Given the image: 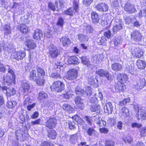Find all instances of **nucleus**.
Segmentation results:
<instances>
[{"label":"nucleus","instance_id":"f257e3e1","mask_svg":"<svg viewBox=\"0 0 146 146\" xmlns=\"http://www.w3.org/2000/svg\"><path fill=\"white\" fill-rule=\"evenodd\" d=\"M50 87L52 91L56 92H60L64 90L65 85L62 82L57 81L54 82Z\"/></svg>","mask_w":146,"mask_h":146},{"label":"nucleus","instance_id":"f03ea898","mask_svg":"<svg viewBox=\"0 0 146 146\" xmlns=\"http://www.w3.org/2000/svg\"><path fill=\"white\" fill-rule=\"evenodd\" d=\"M57 123V119L54 116L50 117L44 123L45 126L50 129H53L56 126Z\"/></svg>","mask_w":146,"mask_h":146},{"label":"nucleus","instance_id":"7ed1b4c3","mask_svg":"<svg viewBox=\"0 0 146 146\" xmlns=\"http://www.w3.org/2000/svg\"><path fill=\"white\" fill-rule=\"evenodd\" d=\"M131 52L133 56L137 58H140L143 54L142 50L136 46H132Z\"/></svg>","mask_w":146,"mask_h":146},{"label":"nucleus","instance_id":"20e7f679","mask_svg":"<svg viewBox=\"0 0 146 146\" xmlns=\"http://www.w3.org/2000/svg\"><path fill=\"white\" fill-rule=\"evenodd\" d=\"M49 53L50 56L52 58H55L60 54V52L56 47L51 44L48 46Z\"/></svg>","mask_w":146,"mask_h":146},{"label":"nucleus","instance_id":"39448f33","mask_svg":"<svg viewBox=\"0 0 146 146\" xmlns=\"http://www.w3.org/2000/svg\"><path fill=\"white\" fill-rule=\"evenodd\" d=\"M96 73L102 77H106L108 80H111L112 79L111 74L106 70L101 69L96 71Z\"/></svg>","mask_w":146,"mask_h":146},{"label":"nucleus","instance_id":"423d86ee","mask_svg":"<svg viewBox=\"0 0 146 146\" xmlns=\"http://www.w3.org/2000/svg\"><path fill=\"white\" fill-rule=\"evenodd\" d=\"M114 22L115 25L113 27L112 31L114 33H116L122 29L123 26L121 21L119 19H115Z\"/></svg>","mask_w":146,"mask_h":146},{"label":"nucleus","instance_id":"0eeeda50","mask_svg":"<svg viewBox=\"0 0 146 146\" xmlns=\"http://www.w3.org/2000/svg\"><path fill=\"white\" fill-rule=\"evenodd\" d=\"M26 55L25 51H20L18 52H15L12 53L11 57L17 60H22Z\"/></svg>","mask_w":146,"mask_h":146},{"label":"nucleus","instance_id":"6e6552de","mask_svg":"<svg viewBox=\"0 0 146 146\" xmlns=\"http://www.w3.org/2000/svg\"><path fill=\"white\" fill-rule=\"evenodd\" d=\"M133 84L135 88L139 90L145 86L146 82L144 78H140L137 81L134 82Z\"/></svg>","mask_w":146,"mask_h":146},{"label":"nucleus","instance_id":"1a4fd4ad","mask_svg":"<svg viewBox=\"0 0 146 146\" xmlns=\"http://www.w3.org/2000/svg\"><path fill=\"white\" fill-rule=\"evenodd\" d=\"M67 74L68 76H67V79L71 80H74L76 78L78 72L76 70L73 69L70 70L68 72Z\"/></svg>","mask_w":146,"mask_h":146},{"label":"nucleus","instance_id":"9d476101","mask_svg":"<svg viewBox=\"0 0 146 146\" xmlns=\"http://www.w3.org/2000/svg\"><path fill=\"white\" fill-rule=\"evenodd\" d=\"M55 6L52 2H49L48 3V7L50 9L53 11H58V9L62 8L63 7V4L62 2H59L60 6L58 7L57 5H58V2H55Z\"/></svg>","mask_w":146,"mask_h":146},{"label":"nucleus","instance_id":"9b49d317","mask_svg":"<svg viewBox=\"0 0 146 146\" xmlns=\"http://www.w3.org/2000/svg\"><path fill=\"white\" fill-rule=\"evenodd\" d=\"M95 8L98 11L105 12L108 11L109 7L107 4L101 3L97 5Z\"/></svg>","mask_w":146,"mask_h":146},{"label":"nucleus","instance_id":"f8f14e48","mask_svg":"<svg viewBox=\"0 0 146 146\" xmlns=\"http://www.w3.org/2000/svg\"><path fill=\"white\" fill-rule=\"evenodd\" d=\"M84 101V100L80 97L77 96L75 98L74 102L77 105V108L81 110H83L85 106Z\"/></svg>","mask_w":146,"mask_h":146},{"label":"nucleus","instance_id":"ddd939ff","mask_svg":"<svg viewBox=\"0 0 146 146\" xmlns=\"http://www.w3.org/2000/svg\"><path fill=\"white\" fill-rule=\"evenodd\" d=\"M131 36V39L132 40L138 42L141 40L142 35L139 31H135L132 33Z\"/></svg>","mask_w":146,"mask_h":146},{"label":"nucleus","instance_id":"4468645a","mask_svg":"<svg viewBox=\"0 0 146 146\" xmlns=\"http://www.w3.org/2000/svg\"><path fill=\"white\" fill-rule=\"evenodd\" d=\"M124 9L129 13H135L136 11V9L134 5L131 3H127L125 5Z\"/></svg>","mask_w":146,"mask_h":146},{"label":"nucleus","instance_id":"2eb2a0df","mask_svg":"<svg viewBox=\"0 0 146 146\" xmlns=\"http://www.w3.org/2000/svg\"><path fill=\"white\" fill-rule=\"evenodd\" d=\"M91 18L92 23L97 25L99 23L100 16L96 12L93 11L91 13Z\"/></svg>","mask_w":146,"mask_h":146},{"label":"nucleus","instance_id":"dca6fc26","mask_svg":"<svg viewBox=\"0 0 146 146\" xmlns=\"http://www.w3.org/2000/svg\"><path fill=\"white\" fill-rule=\"evenodd\" d=\"M3 90H6L7 95V96H13L16 94V91L13 88L10 87L8 88L5 85L3 86Z\"/></svg>","mask_w":146,"mask_h":146},{"label":"nucleus","instance_id":"f3484780","mask_svg":"<svg viewBox=\"0 0 146 146\" xmlns=\"http://www.w3.org/2000/svg\"><path fill=\"white\" fill-rule=\"evenodd\" d=\"M26 45L29 50L34 49L36 47V44L35 41L33 40L28 39L26 42Z\"/></svg>","mask_w":146,"mask_h":146},{"label":"nucleus","instance_id":"a211bd4d","mask_svg":"<svg viewBox=\"0 0 146 146\" xmlns=\"http://www.w3.org/2000/svg\"><path fill=\"white\" fill-rule=\"evenodd\" d=\"M15 78H13L12 76L7 75L4 76L3 78L4 82L7 83V85H10L13 82L15 84Z\"/></svg>","mask_w":146,"mask_h":146},{"label":"nucleus","instance_id":"6ab92c4d","mask_svg":"<svg viewBox=\"0 0 146 146\" xmlns=\"http://www.w3.org/2000/svg\"><path fill=\"white\" fill-rule=\"evenodd\" d=\"M137 114L136 115V117L138 119L142 118L143 119H146V111L145 110L140 109H139L138 108Z\"/></svg>","mask_w":146,"mask_h":146},{"label":"nucleus","instance_id":"aec40b11","mask_svg":"<svg viewBox=\"0 0 146 146\" xmlns=\"http://www.w3.org/2000/svg\"><path fill=\"white\" fill-rule=\"evenodd\" d=\"M115 88L117 92H123L125 89V87L123 83L118 81L115 85Z\"/></svg>","mask_w":146,"mask_h":146},{"label":"nucleus","instance_id":"412c9836","mask_svg":"<svg viewBox=\"0 0 146 146\" xmlns=\"http://www.w3.org/2000/svg\"><path fill=\"white\" fill-rule=\"evenodd\" d=\"M111 67L112 70L115 72L121 71L123 69L122 65L117 63L112 64Z\"/></svg>","mask_w":146,"mask_h":146},{"label":"nucleus","instance_id":"4be33fe9","mask_svg":"<svg viewBox=\"0 0 146 146\" xmlns=\"http://www.w3.org/2000/svg\"><path fill=\"white\" fill-rule=\"evenodd\" d=\"M85 91L83 90H82L80 91L81 94L82 95L84 96H90L92 95V91L91 87L89 86H86L85 88Z\"/></svg>","mask_w":146,"mask_h":146},{"label":"nucleus","instance_id":"5701e85b","mask_svg":"<svg viewBox=\"0 0 146 146\" xmlns=\"http://www.w3.org/2000/svg\"><path fill=\"white\" fill-rule=\"evenodd\" d=\"M67 62L70 64H77L79 63L78 58L75 56L70 57L68 59Z\"/></svg>","mask_w":146,"mask_h":146},{"label":"nucleus","instance_id":"b1692460","mask_svg":"<svg viewBox=\"0 0 146 146\" xmlns=\"http://www.w3.org/2000/svg\"><path fill=\"white\" fill-rule=\"evenodd\" d=\"M117 79L118 81L123 83L128 80V77L126 74H120L118 75Z\"/></svg>","mask_w":146,"mask_h":146},{"label":"nucleus","instance_id":"393cba45","mask_svg":"<svg viewBox=\"0 0 146 146\" xmlns=\"http://www.w3.org/2000/svg\"><path fill=\"white\" fill-rule=\"evenodd\" d=\"M42 36V34L41 30L40 29H37L35 31L33 35L34 39L37 40L40 39Z\"/></svg>","mask_w":146,"mask_h":146},{"label":"nucleus","instance_id":"a878e982","mask_svg":"<svg viewBox=\"0 0 146 146\" xmlns=\"http://www.w3.org/2000/svg\"><path fill=\"white\" fill-rule=\"evenodd\" d=\"M47 132L48 136L50 139H56L57 133L54 130L49 129L47 131Z\"/></svg>","mask_w":146,"mask_h":146},{"label":"nucleus","instance_id":"bb28decb","mask_svg":"<svg viewBox=\"0 0 146 146\" xmlns=\"http://www.w3.org/2000/svg\"><path fill=\"white\" fill-rule=\"evenodd\" d=\"M106 109L104 108L105 111L109 114L111 113L113 111V106L111 103L109 102L106 104Z\"/></svg>","mask_w":146,"mask_h":146},{"label":"nucleus","instance_id":"cd10ccee","mask_svg":"<svg viewBox=\"0 0 146 146\" xmlns=\"http://www.w3.org/2000/svg\"><path fill=\"white\" fill-rule=\"evenodd\" d=\"M21 90L24 94L27 92L29 89V85L26 82H23L21 84Z\"/></svg>","mask_w":146,"mask_h":146},{"label":"nucleus","instance_id":"c85d7f7f","mask_svg":"<svg viewBox=\"0 0 146 146\" xmlns=\"http://www.w3.org/2000/svg\"><path fill=\"white\" fill-rule=\"evenodd\" d=\"M96 41L99 45L105 46L106 44L107 39L104 36H102L101 38H98Z\"/></svg>","mask_w":146,"mask_h":146},{"label":"nucleus","instance_id":"c756f323","mask_svg":"<svg viewBox=\"0 0 146 146\" xmlns=\"http://www.w3.org/2000/svg\"><path fill=\"white\" fill-rule=\"evenodd\" d=\"M81 63L87 66H89L91 65L89 59L86 56H82L80 58Z\"/></svg>","mask_w":146,"mask_h":146},{"label":"nucleus","instance_id":"7c9ffc66","mask_svg":"<svg viewBox=\"0 0 146 146\" xmlns=\"http://www.w3.org/2000/svg\"><path fill=\"white\" fill-rule=\"evenodd\" d=\"M60 41L62 42L63 46H68L70 43V39L66 37H62L60 39Z\"/></svg>","mask_w":146,"mask_h":146},{"label":"nucleus","instance_id":"2f4dec72","mask_svg":"<svg viewBox=\"0 0 146 146\" xmlns=\"http://www.w3.org/2000/svg\"><path fill=\"white\" fill-rule=\"evenodd\" d=\"M18 29L23 33H26L28 31V27L25 25L21 24L19 26Z\"/></svg>","mask_w":146,"mask_h":146},{"label":"nucleus","instance_id":"473e14b6","mask_svg":"<svg viewBox=\"0 0 146 146\" xmlns=\"http://www.w3.org/2000/svg\"><path fill=\"white\" fill-rule=\"evenodd\" d=\"M72 119L74 120L77 123L80 125H82L84 123L85 121L79 117L77 115H75L72 117Z\"/></svg>","mask_w":146,"mask_h":146},{"label":"nucleus","instance_id":"72a5a7b5","mask_svg":"<svg viewBox=\"0 0 146 146\" xmlns=\"http://www.w3.org/2000/svg\"><path fill=\"white\" fill-rule=\"evenodd\" d=\"M36 80L34 81H35L36 83L39 86L43 85L45 82L44 79L42 76H38Z\"/></svg>","mask_w":146,"mask_h":146},{"label":"nucleus","instance_id":"f704fd0d","mask_svg":"<svg viewBox=\"0 0 146 146\" xmlns=\"http://www.w3.org/2000/svg\"><path fill=\"white\" fill-rule=\"evenodd\" d=\"M146 63L145 61L141 60H138L137 62V65L139 68L140 69H143L146 66Z\"/></svg>","mask_w":146,"mask_h":146},{"label":"nucleus","instance_id":"c9c22d12","mask_svg":"<svg viewBox=\"0 0 146 146\" xmlns=\"http://www.w3.org/2000/svg\"><path fill=\"white\" fill-rule=\"evenodd\" d=\"M121 116L127 117L129 115L128 110L125 107H124L121 109L120 112Z\"/></svg>","mask_w":146,"mask_h":146},{"label":"nucleus","instance_id":"e433bc0d","mask_svg":"<svg viewBox=\"0 0 146 146\" xmlns=\"http://www.w3.org/2000/svg\"><path fill=\"white\" fill-rule=\"evenodd\" d=\"M90 110L92 111L96 112L97 113L100 112V106L99 105H90Z\"/></svg>","mask_w":146,"mask_h":146},{"label":"nucleus","instance_id":"4c0bfd02","mask_svg":"<svg viewBox=\"0 0 146 146\" xmlns=\"http://www.w3.org/2000/svg\"><path fill=\"white\" fill-rule=\"evenodd\" d=\"M48 96L47 94L45 92L41 91L38 94V99L40 100L43 99H46L48 98Z\"/></svg>","mask_w":146,"mask_h":146},{"label":"nucleus","instance_id":"58836bf2","mask_svg":"<svg viewBox=\"0 0 146 146\" xmlns=\"http://www.w3.org/2000/svg\"><path fill=\"white\" fill-rule=\"evenodd\" d=\"M29 76L30 80L33 81L36 80L37 77L39 76H36V71L35 70H33L30 72Z\"/></svg>","mask_w":146,"mask_h":146},{"label":"nucleus","instance_id":"ea45409f","mask_svg":"<svg viewBox=\"0 0 146 146\" xmlns=\"http://www.w3.org/2000/svg\"><path fill=\"white\" fill-rule=\"evenodd\" d=\"M98 102V98L95 97H94L90 98L88 102V105L89 106L90 105H94Z\"/></svg>","mask_w":146,"mask_h":146},{"label":"nucleus","instance_id":"a19ab883","mask_svg":"<svg viewBox=\"0 0 146 146\" xmlns=\"http://www.w3.org/2000/svg\"><path fill=\"white\" fill-rule=\"evenodd\" d=\"M86 132L88 135L91 136L95 134L96 131L93 127H90L87 129Z\"/></svg>","mask_w":146,"mask_h":146},{"label":"nucleus","instance_id":"79ce46f5","mask_svg":"<svg viewBox=\"0 0 146 146\" xmlns=\"http://www.w3.org/2000/svg\"><path fill=\"white\" fill-rule=\"evenodd\" d=\"M73 8L75 11V12H77L78 11V7L79 5L78 0H74L73 1Z\"/></svg>","mask_w":146,"mask_h":146},{"label":"nucleus","instance_id":"37998d69","mask_svg":"<svg viewBox=\"0 0 146 146\" xmlns=\"http://www.w3.org/2000/svg\"><path fill=\"white\" fill-rule=\"evenodd\" d=\"M130 99L129 98L124 99L123 100L119 102V106L120 107L126 105L127 103L130 102Z\"/></svg>","mask_w":146,"mask_h":146},{"label":"nucleus","instance_id":"c03bdc74","mask_svg":"<svg viewBox=\"0 0 146 146\" xmlns=\"http://www.w3.org/2000/svg\"><path fill=\"white\" fill-rule=\"evenodd\" d=\"M101 55L100 54H93L92 57V60H93V62L94 63H97V61L102 60L100 58Z\"/></svg>","mask_w":146,"mask_h":146},{"label":"nucleus","instance_id":"a18cd8bd","mask_svg":"<svg viewBox=\"0 0 146 146\" xmlns=\"http://www.w3.org/2000/svg\"><path fill=\"white\" fill-rule=\"evenodd\" d=\"M17 104L16 102L13 101H8L7 102V106L10 108H12L14 107Z\"/></svg>","mask_w":146,"mask_h":146},{"label":"nucleus","instance_id":"49530a36","mask_svg":"<svg viewBox=\"0 0 146 146\" xmlns=\"http://www.w3.org/2000/svg\"><path fill=\"white\" fill-rule=\"evenodd\" d=\"M78 39L80 41H88V37L86 35L82 34H79L78 35Z\"/></svg>","mask_w":146,"mask_h":146},{"label":"nucleus","instance_id":"de8ad7c7","mask_svg":"<svg viewBox=\"0 0 146 146\" xmlns=\"http://www.w3.org/2000/svg\"><path fill=\"white\" fill-rule=\"evenodd\" d=\"M123 139L125 143H128L129 144L131 143L133 141L132 138L128 136L123 137Z\"/></svg>","mask_w":146,"mask_h":146},{"label":"nucleus","instance_id":"09e8293b","mask_svg":"<svg viewBox=\"0 0 146 146\" xmlns=\"http://www.w3.org/2000/svg\"><path fill=\"white\" fill-rule=\"evenodd\" d=\"M4 30L5 32V34H9L11 33V29L9 25H5L4 26Z\"/></svg>","mask_w":146,"mask_h":146},{"label":"nucleus","instance_id":"8fccbe9b","mask_svg":"<svg viewBox=\"0 0 146 146\" xmlns=\"http://www.w3.org/2000/svg\"><path fill=\"white\" fill-rule=\"evenodd\" d=\"M122 42L121 38L120 37L116 38L113 41V44L115 46H117Z\"/></svg>","mask_w":146,"mask_h":146},{"label":"nucleus","instance_id":"3c124183","mask_svg":"<svg viewBox=\"0 0 146 146\" xmlns=\"http://www.w3.org/2000/svg\"><path fill=\"white\" fill-rule=\"evenodd\" d=\"M83 118L87 121V123L90 125L92 124V117L85 116L83 117Z\"/></svg>","mask_w":146,"mask_h":146},{"label":"nucleus","instance_id":"603ef678","mask_svg":"<svg viewBox=\"0 0 146 146\" xmlns=\"http://www.w3.org/2000/svg\"><path fill=\"white\" fill-rule=\"evenodd\" d=\"M139 17L141 18L143 17H146V9H144L142 11H140L138 13Z\"/></svg>","mask_w":146,"mask_h":146},{"label":"nucleus","instance_id":"864d4df0","mask_svg":"<svg viewBox=\"0 0 146 146\" xmlns=\"http://www.w3.org/2000/svg\"><path fill=\"white\" fill-rule=\"evenodd\" d=\"M36 70L38 74H40L41 76H44L45 75V71L42 68L37 67H36Z\"/></svg>","mask_w":146,"mask_h":146},{"label":"nucleus","instance_id":"5fc2aeb1","mask_svg":"<svg viewBox=\"0 0 146 146\" xmlns=\"http://www.w3.org/2000/svg\"><path fill=\"white\" fill-rule=\"evenodd\" d=\"M64 23V19L61 17H59L58 18L57 24L58 25L61 26L62 28V27L63 26Z\"/></svg>","mask_w":146,"mask_h":146},{"label":"nucleus","instance_id":"6e6d98bb","mask_svg":"<svg viewBox=\"0 0 146 146\" xmlns=\"http://www.w3.org/2000/svg\"><path fill=\"white\" fill-rule=\"evenodd\" d=\"M77 139L76 137L74 135H73L71 136L70 138V142L72 144H74L77 142Z\"/></svg>","mask_w":146,"mask_h":146},{"label":"nucleus","instance_id":"4d7b16f0","mask_svg":"<svg viewBox=\"0 0 146 146\" xmlns=\"http://www.w3.org/2000/svg\"><path fill=\"white\" fill-rule=\"evenodd\" d=\"M114 141L110 140H107L105 142V146H114Z\"/></svg>","mask_w":146,"mask_h":146},{"label":"nucleus","instance_id":"13d9d810","mask_svg":"<svg viewBox=\"0 0 146 146\" xmlns=\"http://www.w3.org/2000/svg\"><path fill=\"white\" fill-rule=\"evenodd\" d=\"M50 77L56 79H60L61 78L60 74L57 73H53L50 75Z\"/></svg>","mask_w":146,"mask_h":146},{"label":"nucleus","instance_id":"bf43d9fd","mask_svg":"<svg viewBox=\"0 0 146 146\" xmlns=\"http://www.w3.org/2000/svg\"><path fill=\"white\" fill-rule=\"evenodd\" d=\"M88 82L91 85H94L95 84V82L93 76H90L88 78Z\"/></svg>","mask_w":146,"mask_h":146},{"label":"nucleus","instance_id":"052dcab7","mask_svg":"<svg viewBox=\"0 0 146 146\" xmlns=\"http://www.w3.org/2000/svg\"><path fill=\"white\" fill-rule=\"evenodd\" d=\"M69 128L71 130L74 129L75 127V122L73 121H70L68 122Z\"/></svg>","mask_w":146,"mask_h":146},{"label":"nucleus","instance_id":"680f3d73","mask_svg":"<svg viewBox=\"0 0 146 146\" xmlns=\"http://www.w3.org/2000/svg\"><path fill=\"white\" fill-rule=\"evenodd\" d=\"M53 144L50 141H44L41 143V146H52Z\"/></svg>","mask_w":146,"mask_h":146},{"label":"nucleus","instance_id":"e2e57ef3","mask_svg":"<svg viewBox=\"0 0 146 146\" xmlns=\"http://www.w3.org/2000/svg\"><path fill=\"white\" fill-rule=\"evenodd\" d=\"M62 108L63 110L68 111H70L72 109V107L67 104L64 105L62 106Z\"/></svg>","mask_w":146,"mask_h":146},{"label":"nucleus","instance_id":"0e129e2a","mask_svg":"<svg viewBox=\"0 0 146 146\" xmlns=\"http://www.w3.org/2000/svg\"><path fill=\"white\" fill-rule=\"evenodd\" d=\"M85 30L87 33H92L94 30L93 27L90 26H88L86 27Z\"/></svg>","mask_w":146,"mask_h":146},{"label":"nucleus","instance_id":"69168bd1","mask_svg":"<svg viewBox=\"0 0 146 146\" xmlns=\"http://www.w3.org/2000/svg\"><path fill=\"white\" fill-rule=\"evenodd\" d=\"M8 67L7 68L8 72L12 75L13 78H15V75L14 71L11 69L10 66L8 65L7 66Z\"/></svg>","mask_w":146,"mask_h":146},{"label":"nucleus","instance_id":"338daca9","mask_svg":"<svg viewBox=\"0 0 146 146\" xmlns=\"http://www.w3.org/2000/svg\"><path fill=\"white\" fill-rule=\"evenodd\" d=\"M104 35L103 36H104V37L107 38L108 39H110L111 36V32L110 30L105 32L104 33Z\"/></svg>","mask_w":146,"mask_h":146},{"label":"nucleus","instance_id":"774afa93","mask_svg":"<svg viewBox=\"0 0 146 146\" xmlns=\"http://www.w3.org/2000/svg\"><path fill=\"white\" fill-rule=\"evenodd\" d=\"M21 4L20 3H18L16 2H14L12 8L16 10L19 9L20 8Z\"/></svg>","mask_w":146,"mask_h":146}]
</instances>
